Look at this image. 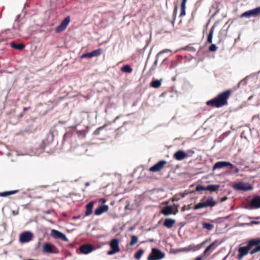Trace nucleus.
Returning a JSON list of instances; mask_svg holds the SVG:
<instances>
[{"label": "nucleus", "instance_id": "27", "mask_svg": "<svg viewBox=\"0 0 260 260\" xmlns=\"http://www.w3.org/2000/svg\"><path fill=\"white\" fill-rule=\"evenodd\" d=\"M121 71L123 72L130 73L133 71V69L129 65L126 64L121 68Z\"/></svg>", "mask_w": 260, "mask_h": 260}, {"label": "nucleus", "instance_id": "18", "mask_svg": "<svg viewBox=\"0 0 260 260\" xmlns=\"http://www.w3.org/2000/svg\"><path fill=\"white\" fill-rule=\"evenodd\" d=\"M219 243H217V241H215L212 242L210 245H209L204 250V253L206 254L208 252H210L209 253H211L212 251H213L219 245Z\"/></svg>", "mask_w": 260, "mask_h": 260}, {"label": "nucleus", "instance_id": "32", "mask_svg": "<svg viewBox=\"0 0 260 260\" xmlns=\"http://www.w3.org/2000/svg\"><path fill=\"white\" fill-rule=\"evenodd\" d=\"M138 242V238L136 235H133L132 236L131 241L129 243L130 246H133L134 244H135L136 243Z\"/></svg>", "mask_w": 260, "mask_h": 260}, {"label": "nucleus", "instance_id": "48", "mask_svg": "<svg viewBox=\"0 0 260 260\" xmlns=\"http://www.w3.org/2000/svg\"><path fill=\"white\" fill-rule=\"evenodd\" d=\"M256 219H260V217H257L255 218Z\"/></svg>", "mask_w": 260, "mask_h": 260}, {"label": "nucleus", "instance_id": "2", "mask_svg": "<svg viewBox=\"0 0 260 260\" xmlns=\"http://www.w3.org/2000/svg\"><path fill=\"white\" fill-rule=\"evenodd\" d=\"M254 241V239H252L248 242L247 246L239 247L238 249V259L239 260H241L243 256L248 253L249 250L252 246H257V244L253 243Z\"/></svg>", "mask_w": 260, "mask_h": 260}, {"label": "nucleus", "instance_id": "8", "mask_svg": "<svg viewBox=\"0 0 260 260\" xmlns=\"http://www.w3.org/2000/svg\"><path fill=\"white\" fill-rule=\"evenodd\" d=\"M70 22V17H66L61 23L55 28V32L57 33L63 31L67 27Z\"/></svg>", "mask_w": 260, "mask_h": 260}, {"label": "nucleus", "instance_id": "25", "mask_svg": "<svg viewBox=\"0 0 260 260\" xmlns=\"http://www.w3.org/2000/svg\"><path fill=\"white\" fill-rule=\"evenodd\" d=\"M187 0H182L181 4V13L180 16H184L185 15V5Z\"/></svg>", "mask_w": 260, "mask_h": 260}, {"label": "nucleus", "instance_id": "34", "mask_svg": "<svg viewBox=\"0 0 260 260\" xmlns=\"http://www.w3.org/2000/svg\"><path fill=\"white\" fill-rule=\"evenodd\" d=\"M186 158L188 157H191L192 156V155L194 153V151L192 150H188L186 151Z\"/></svg>", "mask_w": 260, "mask_h": 260}, {"label": "nucleus", "instance_id": "39", "mask_svg": "<svg viewBox=\"0 0 260 260\" xmlns=\"http://www.w3.org/2000/svg\"><path fill=\"white\" fill-rule=\"evenodd\" d=\"M191 208L190 207V205H188L187 207H186L185 206H184L183 208H182V211H184L185 210H189Z\"/></svg>", "mask_w": 260, "mask_h": 260}, {"label": "nucleus", "instance_id": "40", "mask_svg": "<svg viewBox=\"0 0 260 260\" xmlns=\"http://www.w3.org/2000/svg\"><path fill=\"white\" fill-rule=\"evenodd\" d=\"M260 223V221H251L250 222V223H249V224L251 225V224H259Z\"/></svg>", "mask_w": 260, "mask_h": 260}, {"label": "nucleus", "instance_id": "14", "mask_svg": "<svg viewBox=\"0 0 260 260\" xmlns=\"http://www.w3.org/2000/svg\"><path fill=\"white\" fill-rule=\"evenodd\" d=\"M93 248L92 245L89 244H84L80 247L81 252L84 254H87L92 251Z\"/></svg>", "mask_w": 260, "mask_h": 260}, {"label": "nucleus", "instance_id": "45", "mask_svg": "<svg viewBox=\"0 0 260 260\" xmlns=\"http://www.w3.org/2000/svg\"><path fill=\"white\" fill-rule=\"evenodd\" d=\"M239 170L238 168H235V172H236V173H238V172H239Z\"/></svg>", "mask_w": 260, "mask_h": 260}, {"label": "nucleus", "instance_id": "35", "mask_svg": "<svg viewBox=\"0 0 260 260\" xmlns=\"http://www.w3.org/2000/svg\"><path fill=\"white\" fill-rule=\"evenodd\" d=\"M217 49V47L215 44H212L209 48L210 51H216Z\"/></svg>", "mask_w": 260, "mask_h": 260}, {"label": "nucleus", "instance_id": "6", "mask_svg": "<svg viewBox=\"0 0 260 260\" xmlns=\"http://www.w3.org/2000/svg\"><path fill=\"white\" fill-rule=\"evenodd\" d=\"M260 14V7L247 11L243 13L241 17L249 18L251 16L256 17Z\"/></svg>", "mask_w": 260, "mask_h": 260}, {"label": "nucleus", "instance_id": "33", "mask_svg": "<svg viewBox=\"0 0 260 260\" xmlns=\"http://www.w3.org/2000/svg\"><path fill=\"white\" fill-rule=\"evenodd\" d=\"M203 228L209 231H211L213 229L214 225L209 223H204L203 224Z\"/></svg>", "mask_w": 260, "mask_h": 260}, {"label": "nucleus", "instance_id": "11", "mask_svg": "<svg viewBox=\"0 0 260 260\" xmlns=\"http://www.w3.org/2000/svg\"><path fill=\"white\" fill-rule=\"evenodd\" d=\"M51 235L53 238L55 239H61L64 241H68V239L66 236L58 231L52 230L51 231Z\"/></svg>", "mask_w": 260, "mask_h": 260}, {"label": "nucleus", "instance_id": "24", "mask_svg": "<svg viewBox=\"0 0 260 260\" xmlns=\"http://www.w3.org/2000/svg\"><path fill=\"white\" fill-rule=\"evenodd\" d=\"M214 28H215L214 26H213L211 28L209 33V35L208 36L207 41L209 43H211L212 42V38H213V34H214Z\"/></svg>", "mask_w": 260, "mask_h": 260}, {"label": "nucleus", "instance_id": "28", "mask_svg": "<svg viewBox=\"0 0 260 260\" xmlns=\"http://www.w3.org/2000/svg\"><path fill=\"white\" fill-rule=\"evenodd\" d=\"M144 252V251L142 249H139L135 252L134 255L135 258L137 259H139L143 254Z\"/></svg>", "mask_w": 260, "mask_h": 260}, {"label": "nucleus", "instance_id": "47", "mask_svg": "<svg viewBox=\"0 0 260 260\" xmlns=\"http://www.w3.org/2000/svg\"><path fill=\"white\" fill-rule=\"evenodd\" d=\"M101 202H102L103 203H104V202H105V201H106L105 199H102L101 200Z\"/></svg>", "mask_w": 260, "mask_h": 260}, {"label": "nucleus", "instance_id": "38", "mask_svg": "<svg viewBox=\"0 0 260 260\" xmlns=\"http://www.w3.org/2000/svg\"><path fill=\"white\" fill-rule=\"evenodd\" d=\"M170 51H171L170 50L168 49H166L162 50L161 51H160L159 52V53L158 54V55H159V54H162V53H166V52H170Z\"/></svg>", "mask_w": 260, "mask_h": 260}, {"label": "nucleus", "instance_id": "42", "mask_svg": "<svg viewBox=\"0 0 260 260\" xmlns=\"http://www.w3.org/2000/svg\"><path fill=\"white\" fill-rule=\"evenodd\" d=\"M226 199H227V197H223V198H222L221 199V202H224V201H225V200H226Z\"/></svg>", "mask_w": 260, "mask_h": 260}, {"label": "nucleus", "instance_id": "41", "mask_svg": "<svg viewBox=\"0 0 260 260\" xmlns=\"http://www.w3.org/2000/svg\"><path fill=\"white\" fill-rule=\"evenodd\" d=\"M210 240V239H209V240H208V239L206 240L205 241H204V242H203V243H202L201 244H200L198 245V246L200 247V246H201V245H203L205 244L206 243H207V242H208ZM199 248H200V247H199Z\"/></svg>", "mask_w": 260, "mask_h": 260}, {"label": "nucleus", "instance_id": "46", "mask_svg": "<svg viewBox=\"0 0 260 260\" xmlns=\"http://www.w3.org/2000/svg\"><path fill=\"white\" fill-rule=\"evenodd\" d=\"M85 185L86 186H89V182H86Z\"/></svg>", "mask_w": 260, "mask_h": 260}, {"label": "nucleus", "instance_id": "3", "mask_svg": "<svg viewBox=\"0 0 260 260\" xmlns=\"http://www.w3.org/2000/svg\"><path fill=\"white\" fill-rule=\"evenodd\" d=\"M216 204V202L213 198H210L206 201H204V199L201 200V202L196 205L193 207L194 210L205 208L207 207H213Z\"/></svg>", "mask_w": 260, "mask_h": 260}, {"label": "nucleus", "instance_id": "15", "mask_svg": "<svg viewBox=\"0 0 260 260\" xmlns=\"http://www.w3.org/2000/svg\"><path fill=\"white\" fill-rule=\"evenodd\" d=\"M173 157L177 160H183L186 158V153L183 150H178L174 154Z\"/></svg>", "mask_w": 260, "mask_h": 260}, {"label": "nucleus", "instance_id": "19", "mask_svg": "<svg viewBox=\"0 0 260 260\" xmlns=\"http://www.w3.org/2000/svg\"><path fill=\"white\" fill-rule=\"evenodd\" d=\"M109 207L108 205H103L97 208L94 211V214L96 215H100L104 212L108 210Z\"/></svg>", "mask_w": 260, "mask_h": 260}, {"label": "nucleus", "instance_id": "1", "mask_svg": "<svg viewBox=\"0 0 260 260\" xmlns=\"http://www.w3.org/2000/svg\"><path fill=\"white\" fill-rule=\"evenodd\" d=\"M231 93L230 90H226L219 94L216 98L207 102L208 106L216 108L221 107L228 104V99Z\"/></svg>", "mask_w": 260, "mask_h": 260}, {"label": "nucleus", "instance_id": "31", "mask_svg": "<svg viewBox=\"0 0 260 260\" xmlns=\"http://www.w3.org/2000/svg\"><path fill=\"white\" fill-rule=\"evenodd\" d=\"M90 53L91 54V56L92 57L98 56L101 54L102 49H96V50H95Z\"/></svg>", "mask_w": 260, "mask_h": 260}, {"label": "nucleus", "instance_id": "7", "mask_svg": "<svg viewBox=\"0 0 260 260\" xmlns=\"http://www.w3.org/2000/svg\"><path fill=\"white\" fill-rule=\"evenodd\" d=\"M234 188L238 190L246 191L251 190L252 186L248 183L239 182L234 185Z\"/></svg>", "mask_w": 260, "mask_h": 260}, {"label": "nucleus", "instance_id": "36", "mask_svg": "<svg viewBox=\"0 0 260 260\" xmlns=\"http://www.w3.org/2000/svg\"><path fill=\"white\" fill-rule=\"evenodd\" d=\"M81 57L82 58H92V57L91 56V54H90V52L87 53H84V54H82V55L81 56Z\"/></svg>", "mask_w": 260, "mask_h": 260}, {"label": "nucleus", "instance_id": "26", "mask_svg": "<svg viewBox=\"0 0 260 260\" xmlns=\"http://www.w3.org/2000/svg\"><path fill=\"white\" fill-rule=\"evenodd\" d=\"M10 46H11V47L18 50H22L25 47V46L23 44H16L14 42L11 43Z\"/></svg>", "mask_w": 260, "mask_h": 260}, {"label": "nucleus", "instance_id": "22", "mask_svg": "<svg viewBox=\"0 0 260 260\" xmlns=\"http://www.w3.org/2000/svg\"><path fill=\"white\" fill-rule=\"evenodd\" d=\"M93 206V204L92 202H90L86 205V211L85 212L86 216H89L92 213Z\"/></svg>", "mask_w": 260, "mask_h": 260}, {"label": "nucleus", "instance_id": "44", "mask_svg": "<svg viewBox=\"0 0 260 260\" xmlns=\"http://www.w3.org/2000/svg\"><path fill=\"white\" fill-rule=\"evenodd\" d=\"M253 98V95L250 96L248 98V101H250L252 99V98Z\"/></svg>", "mask_w": 260, "mask_h": 260}, {"label": "nucleus", "instance_id": "20", "mask_svg": "<svg viewBox=\"0 0 260 260\" xmlns=\"http://www.w3.org/2000/svg\"><path fill=\"white\" fill-rule=\"evenodd\" d=\"M175 220L171 218H166L164 222V225L168 228H171L175 223Z\"/></svg>", "mask_w": 260, "mask_h": 260}, {"label": "nucleus", "instance_id": "12", "mask_svg": "<svg viewBox=\"0 0 260 260\" xmlns=\"http://www.w3.org/2000/svg\"><path fill=\"white\" fill-rule=\"evenodd\" d=\"M228 166H230L231 168H233L234 167L233 165L230 163V162L224 161H218L215 164V165L213 166V169L215 170L217 169H221Z\"/></svg>", "mask_w": 260, "mask_h": 260}, {"label": "nucleus", "instance_id": "10", "mask_svg": "<svg viewBox=\"0 0 260 260\" xmlns=\"http://www.w3.org/2000/svg\"><path fill=\"white\" fill-rule=\"evenodd\" d=\"M32 238V234L30 232H25L20 235L19 240L21 243H26L30 241Z\"/></svg>", "mask_w": 260, "mask_h": 260}, {"label": "nucleus", "instance_id": "13", "mask_svg": "<svg viewBox=\"0 0 260 260\" xmlns=\"http://www.w3.org/2000/svg\"><path fill=\"white\" fill-rule=\"evenodd\" d=\"M55 247L49 243H44L43 245V250L45 253H55L54 249Z\"/></svg>", "mask_w": 260, "mask_h": 260}, {"label": "nucleus", "instance_id": "9", "mask_svg": "<svg viewBox=\"0 0 260 260\" xmlns=\"http://www.w3.org/2000/svg\"><path fill=\"white\" fill-rule=\"evenodd\" d=\"M167 161L165 160H161L156 163L155 165L149 168V171L152 172H157L161 170L165 165H166Z\"/></svg>", "mask_w": 260, "mask_h": 260}, {"label": "nucleus", "instance_id": "43", "mask_svg": "<svg viewBox=\"0 0 260 260\" xmlns=\"http://www.w3.org/2000/svg\"><path fill=\"white\" fill-rule=\"evenodd\" d=\"M194 260H202V257L201 256H198Z\"/></svg>", "mask_w": 260, "mask_h": 260}, {"label": "nucleus", "instance_id": "29", "mask_svg": "<svg viewBox=\"0 0 260 260\" xmlns=\"http://www.w3.org/2000/svg\"><path fill=\"white\" fill-rule=\"evenodd\" d=\"M18 192L17 190L10 191H4L0 192L1 197H7L9 195L13 194Z\"/></svg>", "mask_w": 260, "mask_h": 260}, {"label": "nucleus", "instance_id": "5", "mask_svg": "<svg viewBox=\"0 0 260 260\" xmlns=\"http://www.w3.org/2000/svg\"><path fill=\"white\" fill-rule=\"evenodd\" d=\"M165 257V253L156 248H152L148 260H160Z\"/></svg>", "mask_w": 260, "mask_h": 260}, {"label": "nucleus", "instance_id": "17", "mask_svg": "<svg viewBox=\"0 0 260 260\" xmlns=\"http://www.w3.org/2000/svg\"><path fill=\"white\" fill-rule=\"evenodd\" d=\"M161 213L165 216H168L171 214H176V212H173V208L171 206H167L162 208L161 210Z\"/></svg>", "mask_w": 260, "mask_h": 260}, {"label": "nucleus", "instance_id": "30", "mask_svg": "<svg viewBox=\"0 0 260 260\" xmlns=\"http://www.w3.org/2000/svg\"><path fill=\"white\" fill-rule=\"evenodd\" d=\"M161 85V81L160 80H154L151 82V86L153 88H158Z\"/></svg>", "mask_w": 260, "mask_h": 260}, {"label": "nucleus", "instance_id": "4", "mask_svg": "<svg viewBox=\"0 0 260 260\" xmlns=\"http://www.w3.org/2000/svg\"><path fill=\"white\" fill-rule=\"evenodd\" d=\"M119 240L118 239H113L110 243V246L111 250L108 251L107 254L109 255H113L120 251V248L119 247Z\"/></svg>", "mask_w": 260, "mask_h": 260}, {"label": "nucleus", "instance_id": "21", "mask_svg": "<svg viewBox=\"0 0 260 260\" xmlns=\"http://www.w3.org/2000/svg\"><path fill=\"white\" fill-rule=\"evenodd\" d=\"M254 240L255 241L253 243L257 244V246L250 251V253L251 254H253L260 251V238L254 239Z\"/></svg>", "mask_w": 260, "mask_h": 260}, {"label": "nucleus", "instance_id": "37", "mask_svg": "<svg viewBox=\"0 0 260 260\" xmlns=\"http://www.w3.org/2000/svg\"><path fill=\"white\" fill-rule=\"evenodd\" d=\"M196 190H198V191L207 190L206 186L204 187V186H198L197 187Z\"/></svg>", "mask_w": 260, "mask_h": 260}, {"label": "nucleus", "instance_id": "16", "mask_svg": "<svg viewBox=\"0 0 260 260\" xmlns=\"http://www.w3.org/2000/svg\"><path fill=\"white\" fill-rule=\"evenodd\" d=\"M250 206L253 209H258L260 208V197H255L250 202Z\"/></svg>", "mask_w": 260, "mask_h": 260}, {"label": "nucleus", "instance_id": "23", "mask_svg": "<svg viewBox=\"0 0 260 260\" xmlns=\"http://www.w3.org/2000/svg\"><path fill=\"white\" fill-rule=\"evenodd\" d=\"M219 185L212 184L206 186L207 190L210 191L211 192L216 191L219 188Z\"/></svg>", "mask_w": 260, "mask_h": 260}]
</instances>
